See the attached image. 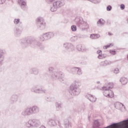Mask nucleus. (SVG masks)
Returning a JSON list of instances; mask_svg holds the SVG:
<instances>
[{"label":"nucleus","instance_id":"1","mask_svg":"<svg viewBox=\"0 0 128 128\" xmlns=\"http://www.w3.org/2000/svg\"><path fill=\"white\" fill-rule=\"evenodd\" d=\"M20 44L22 48H28L32 46V48H40L41 50L44 49V46L36 38L32 36H27L20 40Z\"/></svg>","mask_w":128,"mask_h":128},{"label":"nucleus","instance_id":"2","mask_svg":"<svg viewBox=\"0 0 128 128\" xmlns=\"http://www.w3.org/2000/svg\"><path fill=\"white\" fill-rule=\"evenodd\" d=\"M48 72H50L49 76L51 78L54 80H58L60 82H64V72L60 70H56L54 67H50L48 68Z\"/></svg>","mask_w":128,"mask_h":128},{"label":"nucleus","instance_id":"3","mask_svg":"<svg viewBox=\"0 0 128 128\" xmlns=\"http://www.w3.org/2000/svg\"><path fill=\"white\" fill-rule=\"evenodd\" d=\"M80 81L75 80L73 81L69 87V94L71 96H76L80 94Z\"/></svg>","mask_w":128,"mask_h":128},{"label":"nucleus","instance_id":"4","mask_svg":"<svg viewBox=\"0 0 128 128\" xmlns=\"http://www.w3.org/2000/svg\"><path fill=\"white\" fill-rule=\"evenodd\" d=\"M38 112H40V108L36 106H33L26 108L22 112L21 114L22 116H32V114H36Z\"/></svg>","mask_w":128,"mask_h":128},{"label":"nucleus","instance_id":"5","mask_svg":"<svg viewBox=\"0 0 128 128\" xmlns=\"http://www.w3.org/2000/svg\"><path fill=\"white\" fill-rule=\"evenodd\" d=\"M108 85V86H104L102 87V90H104L103 92L104 96L106 98H114V92L112 90H110L114 88V83L110 82Z\"/></svg>","mask_w":128,"mask_h":128},{"label":"nucleus","instance_id":"6","mask_svg":"<svg viewBox=\"0 0 128 128\" xmlns=\"http://www.w3.org/2000/svg\"><path fill=\"white\" fill-rule=\"evenodd\" d=\"M66 2L64 0H56L52 3V6H50V10L51 12H56L58 8L64 6Z\"/></svg>","mask_w":128,"mask_h":128},{"label":"nucleus","instance_id":"7","mask_svg":"<svg viewBox=\"0 0 128 128\" xmlns=\"http://www.w3.org/2000/svg\"><path fill=\"white\" fill-rule=\"evenodd\" d=\"M54 36V33L50 32L43 34L42 35L39 36L38 38L40 42H46V40H50Z\"/></svg>","mask_w":128,"mask_h":128},{"label":"nucleus","instance_id":"8","mask_svg":"<svg viewBox=\"0 0 128 128\" xmlns=\"http://www.w3.org/2000/svg\"><path fill=\"white\" fill-rule=\"evenodd\" d=\"M75 22L80 28H88V22L84 20L81 17H76L75 18Z\"/></svg>","mask_w":128,"mask_h":128},{"label":"nucleus","instance_id":"9","mask_svg":"<svg viewBox=\"0 0 128 128\" xmlns=\"http://www.w3.org/2000/svg\"><path fill=\"white\" fill-rule=\"evenodd\" d=\"M36 24L37 26V28L42 30H46V22L44 21V18L42 16L38 17L36 20Z\"/></svg>","mask_w":128,"mask_h":128},{"label":"nucleus","instance_id":"10","mask_svg":"<svg viewBox=\"0 0 128 128\" xmlns=\"http://www.w3.org/2000/svg\"><path fill=\"white\" fill-rule=\"evenodd\" d=\"M30 90L32 92H34V94H46V90L42 88L40 84L34 85Z\"/></svg>","mask_w":128,"mask_h":128},{"label":"nucleus","instance_id":"11","mask_svg":"<svg viewBox=\"0 0 128 128\" xmlns=\"http://www.w3.org/2000/svg\"><path fill=\"white\" fill-rule=\"evenodd\" d=\"M70 66H68L66 68V70L70 74H78V76H81V74H82V69H80L78 67H74L70 69Z\"/></svg>","mask_w":128,"mask_h":128},{"label":"nucleus","instance_id":"12","mask_svg":"<svg viewBox=\"0 0 128 128\" xmlns=\"http://www.w3.org/2000/svg\"><path fill=\"white\" fill-rule=\"evenodd\" d=\"M63 48L67 52H70L74 50V46L72 43L66 42L63 44Z\"/></svg>","mask_w":128,"mask_h":128},{"label":"nucleus","instance_id":"13","mask_svg":"<svg viewBox=\"0 0 128 128\" xmlns=\"http://www.w3.org/2000/svg\"><path fill=\"white\" fill-rule=\"evenodd\" d=\"M22 30H24V29L22 28V26H16L15 28H14V36H16V38L20 36V35L22 32Z\"/></svg>","mask_w":128,"mask_h":128},{"label":"nucleus","instance_id":"14","mask_svg":"<svg viewBox=\"0 0 128 128\" xmlns=\"http://www.w3.org/2000/svg\"><path fill=\"white\" fill-rule=\"evenodd\" d=\"M18 2L20 8L24 12H26L28 10V5L26 4V2L25 0H18Z\"/></svg>","mask_w":128,"mask_h":128},{"label":"nucleus","instance_id":"15","mask_svg":"<svg viewBox=\"0 0 128 128\" xmlns=\"http://www.w3.org/2000/svg\"><path fill=\"white\" fill-rule=\"evenodd\" d=\"M4 54H6L4 50L0 49V72H2L3 70L2 66L4 64Z\"/></svg>","mask_w":128,"mask_h":128},{"label":"nucleus","instance_id":"16","mask_svg":"<svg viewBox=\"0 0 128 128\" xmlns=\"http://www.w3.org/2000/svg\"><path fill=\"white\" fill-rule=\"evenodd\" d=\"M18 95L16 94H14L10 98L9 102L12 104H16V102H18Z\"/></svg>","mask_w":128,"mask_h":128},{"label":"nucleus","instance_id":"17","mask_svg":"<svg viewBox=\"0 0 128 128\" xmlns=\"http://www.w3.org/2000/svg\"><path fill=\"white\" fill-rule=\"evenodd\" d=\"M29 72L30 74H34V76H38L40 71L38 70V69L36 68H32L30 69Z\"/></svg>","mask_w":128,"mask_h":128},{"label":"nucleus","instance_id":"18","mask_svg":"<svg viewBox=\"0 0 128 128\" xmlns=\"http://www.w3.org/2000/svg\"><path fill=\"white\" fill-rule=\"evenodd\" d=\"M96 54H98V60H102L106 58V54H102V50H98Z\"/></svg>","mask_w":128,"mask_h":128},{"label":"nucleus","instance_id":"19","mask_svg":"<svg viewBox=\"0 0 128 128\" xmlns=\"http://www.w3.org/2000/svg\"><path fill=\"white\" fill-rule=\"evenodd\" d=\"M86 98H88L92 102H96V98L90 94H86L85 96Z\"/></svg>","mask_w":128,"mask_h":128},{"label":"nucleus","instance_id":"20","mask_svg":"<svg viewBox=\"0 0 128 128\" xmlns=\"http://www.w3.org/2000/svg\"><path fill=\"white\" fill-rule=\"evenodd\" d=\"M112 62L108 60H105L104 61L100 62V66H110Z\"/></svg>","mask_w":128,"mask_h":128},{"label":"nucleus","instance_id":"21","mask_svg":"<svg viewBox=\"0 0 128 128\" xmlns=\"http://www.w3.org/2000/svg\"><path fill=\"white\" fill-rule=\"evenodd\" d=\"M32 121V124L34 128H36L38 126L40 125V120L37 119L30 120Z\"/></svg>","mask_w":128,"mask_h":128},{"label":"nucleus","instance_id":"22","mask_svg":"<svg viewBox=\"0 0 128 128\" xmlns=\"http://www.w3.org/2000/svg\"><path fill=\"white\" fill-rule=\"evenodd\" d=\"M106 24V20H104L103 18H100L97 22L96 24L98 26H104Z\"/></svg>","mask_w":128,"mask_h":128},{"label":"nucleus","instance_id":"23","mask_svg":"<svg viewBox=\"0 0 128 128\" xmlns=\"http://www.w3.org/2000/svg\"><path fill=\"white\" fill-rule=\"evenodd\" d=\"M120 82L123 86H126L128 84V80L126 78L122 77L120 78Z\"/></svg>","mask_w":128,"mask_h":128},{"label":"nucleus","instance_id":"24","mask_svg":"<svg viewBox=\"0 0 128 128\" xmlns=\"http://www.w3.org/2000/svg\"><path fill=\"white\" fill-rule=\"evenodd\" d=\"M14 24L15 26H20V24H22V22H20V18H14Z\"/></svg>","mask_w":128,"mask_h":128},{"label":"nucleus","instance_id":"25","mask_svg":"<svg viewBox=\"0 0 128 128\" xmlns=\"http://www.w3.org/2000/svg\"><path fill=\"white\" fill-rule=\"evenodd\" d=\"M100 34H93L90 35V38L92 40H96V38H100Z\"/></svg>","mask_w":128,"mask_h":128},{"label":"nucleus","instance_id":"26","mask_svg":"<svg viewBox=\"0 0 128 128\" xmlns=\"http://www.w3.org/2000/svg\"><path fill=\"white\" fill-rule=\"evenodd\" d=\"M48 124L50 126H56V122L53 119H49L48 122Z\"/></svg>","mask_w":128,"mask_h":128},{"label":"nucleus","instance_id":"27","mask_svg":"<svg viewBox=\"0 0 128 128\" xmlns=\"http://www.w3.org/2000/svg\"><path fill=\"white\" fill-rule=\"evenodd\" d=\"M62 103H60L59 102H56V110H62Z\"/></svg>","mask_w":128,"mask_h":128},{"label":"nucleus","instance_id":"28","mask_svg":"<svg viewBox=\"0 0 128 128\" xmlns=\"http://www.w3.org/2000/svg\"><path fill=\"white\" fill-rule=\"evenodd\" d=\"M64 126L65 128H68L70 126V121L66 120L64 122Z\"/></svg>","mask_w":128,"mask_h":128},{"label":"nucleus","instance_id":"29","mask_svg":"<svg viewBox=\"0 0 128 128\" xmlns=\"http://www.w3.org/2000/svg\"><path fill=\"white\" fill-rule=\"evenodd\" d=\"M26 126L27 128H32L33 126L32 123V122L31 120H29L26 123Z\"/></svg>","mask_w":128,"mask_h":128},{"label":"nucleus","instance_id":"30","mask_svg":"<svg viewBox=\"0 0 128 128\" xmlns=\"http://www.w3.org/2000/svg\"><path fill=\"white\" fill-rule=\"evenodd\" d=\"M90 2L94 4H98L100 3V0H87Z\"/></svg>","mask_w":128,"mask_h":128},{"label":"nucleus","instance_id":"31","mask_svg":"<svg viewBox=\"0 0 128 128\" xmlns=\"http://www.w3.org/2000/svg\"><path fill=\"white\" fill-rule=\"evenodd\" d=\"M55 98L54 97H47L46 98V102H54V100Z\"/></svg>","mask_w":128,"mask_h":128},{"label":"nucleus","instance_id":"32","mask_svg":"<svg viewBox=\"0 0 128 128\" xmlns=\"http://www.w3.org/2000/svg\"><path fill=\"white\" fill-rule=\"evenodd\" d=\"M114 46V44L112 43L109 44L107 45H106L104 46V50H108V48H110V46Z\"/></svg>","mask_w":128,"mask_h":128},{"label":"nucleus","instance_id":"33","mask_svg":"<svg viewBox=\"0 0 128 128\" xmlns=\"http://www.w3.org/2000/svg\"><path fill=\"white\" fill-rule=\"evenodd\" d=\"M77 38H85L86 36V34H78L76 35Z\"/></svg>","mask_w":128,"mask_h":128},{"label":"nucleus","instance_id":"34","mask_svg":"<svg viewBox=\"0 0 128 128\" xmlns=\"http://www.w3.org/2000/svg\"><path fill=\"white\" fill-rule=\"evenodd\" d=\"M82 44H78L76 46V50H78V52H81L82 49L80 48H82Z\"/></svg>","mask_w":128,"mask_h":128},{"label":"nucleus","instance_id":"35","mask_svg":"<svg viewBox=\"0 0 128 128\" xmlns=\"http://www.w3.org/2000/svg\"><path fill=\"white\" fill-rule=\"evenodd\" d=\"M70 40L71 42H76V40H78V36H74L70 38Z\"/></svg>","mask_w":128,"mask_h":128},{"label":"nucleus","instance_id":"36","mask_svg":"<svg viewBox=\"0 0 128 128\" xmlns=\"http://www.w3.org/2000/svg\"><path fill=\"white\" fill-rule=\"evenodd\" d=\"M82 49H81L82 52H84L88 50V49L86 48V46L82 44Z\"/></svg>","mask_w":128,"mask_h":128},{"label":"nucleus","instance_id":"37","mask_svg":"<svg viewBox=\"0 0 128 128\" xmlns=\"http://www.w3.org/2000/svg\"><path fill=\"white\" fill-rule=\"evenodd\" d=\"M76 25H72L71 26V30L72 32H76Z\"/></svg>","mask_w":128,"mask_h":128},{"label":"nucleus","instance_id":"38","mask_svg":"<svg viewBox=\"0 0 128 128\" xmlns=\"http://www.w3.org/2000/svg\"><path fill=\"white\" fill-rule=\"evenodd\" d=\"M112 10V6L110 5H108L106 6V10L107 12H110Z\"/></svg>","mask_w":128,"mask_h":128},{"label":"nucleus","instance_id":"39","mask_svg":"<svg viewBox=\"0 0 128 128\" xmlns=\"http://www.w3.org/2000/svg\"><path fill=\"white\" fill-rule=\"evenodd\" d=\"M109 52L111 54H113V56H114L116 54V50H110Z\"/></svg>","mask_w":128,"mask_h":128},{"label":"nucleus","instance_id":"40","mask_svg":"<svg viewBox=\"0 0 128 128\" xmlns=\"http://www.w3.org/2000/svg\"><path fill=\"white\" fill-rule=\"evenodd\" d=\"M120 10H124V8H126V6H124V4H121L120 5Z\"/></svg>","mask_w":128,"mask_h":128},{"label":"nucleus","instance_id":"41","mask_svg":"<svg viewBox=\"0 0 128 128\" xmlns=\"http://www.w3.org/2000/svg\"><path fill=\"white\" fill-rule=\"evenodd\" d=\"M114 74H118V72H120V70L118 69V68H116L114 70Z\"/></svg>","mask_w":128,"mask_h":128},{"label":"nucleus","instance_id":"42","mask_svg":"<svg viewBox=\"0 0 128 128\" xmlns=\"http://www.w3.org/2000/svg\"><path fill=\"white\" fill-rule=\"evenodd\" d=\"M47 4H52L54 0H45Z\"/></svg>","mask_w":128,"mask_h":128},{"label":"nucleus","instance_id":"43","mask_svg":"<svg viewBox=\"0 0 128 128\" xmlns=\"http://www.w3.org/2000/svg\"><path fill=\"white\" fill-rule=\"evenodd\" d=\"M79 110L78 111V112H84V108L82 107H80L78 108Z\"/></svg>","mask_w":128,"mask_h":128},{"label":"nucleus","instance_id":"44","mask_svg":"<svg viewBox=\"0 0 128 128\" xmlns=\"http://www.w3.org/2000/svg\"><path fill=\"white\" fill-rule=\"evenodd\" d=\"M6 2V0H0V4H3Z\"/></svg>","mask_w":128,"mask_h":128},{"label":"nucleus","instance_id":"45","mask_svg":"<svg viewBox=\"0 0 128 128\" xmlns=\"http://www.w3.org/2000/svg\"><path fill=\"white\" fill-rule=\"evenodd\" d=\"M80 64H86V62L85 61H82L80 62Z\"/></svg>","mask_w":128,"mask_h":128},{"label":"nucleus","instance_id":"46","mask_svg":"<svg viewBox=\"0 0 128 128\" xmlns=\"http://www.w3.org/2000/svg\"><path fill=\"white\" fill-rule=\"evenodd\" d=\"M98 90H102V87H100V86H97Z\"/></svg>","mask_w":128,"mask_h":128},{"label":"nucleus","instance_id":"47","mask_svg":"<svg viewBox=\"0 0 128 128\" xmlns=\"http://www.w3.org/2000/svg\"><path fill=\"white\" fill-rule=\"evenodd\" d=\"M108 36H113V34H112V33H110V32H108Z\"/></svg>","mask_w":128,"mask_h":128},{"label":"nucleus","instance_id":"48","mask_svg":"<svg viewBox=\"0 0 128 128\" xmlns=\"http://www.w3.org/2000/svg\"><path fill=\"white\" fill-rule=\"evenodd\" d=\"M107 22H108V24H110V20H108Z\"/></svg>","mask_w":128,"mask_h":128},{"label":"nucleus","instance_id":"49","mask_svg":"<svg viewBox=\"0 0 128 128\" xmlns=\"http://www.w3.org/2000/svg\"><path fill=\"white\" fill-rule=\"evenodd\" d=\"M96 84H100V82H99V81H98V82H96Z\"/></svg>","mask_w":128,"mask_h":128},{"label":"nucleus","instance_id":"50","mask_svg":"<svg viewBox=\"0 0 128 128\" xmlns=\"http://www.w3.org/2000/svg\"><path fill=\"white\" fill-rule=\"evenodd\" d=\"M122 104V106H124V110H126V106H124V104Z\"/></svg>","mask_w":128,"mask_h":128},{"label":"nucleus","instance_id":"51","mask_svg":"<svg viewBox=\"0 0 128 128\" xmlns=\"http://www.w3.org/2000/svg\"><path fill=\"white\" fill-rule=\"evenodd\" d=\"M10 0V2H14L12 1V0Z\"/></svg>","mask_w":128,"mask_h":128},{"label":"nucleus","instance_id":"52","mask_svg":"<svg viewBox=\"0 0 128 128\" xmlns=\"http://www.w3.org/2000/svg\"><path fill=\"white\" fill-rule=\"evenodd\" d=\"M74 112H78V110H74Z\"/></svg>","mask_w":128,"mask_h":128},{"label":"nucleus","instance_id":"53","mask_svg":"<svg viewBox=\"0 0 128 128\" xmlns=\"http://www.w3.org/2000/svg\"><path fill=\"white\" fill-rule=\"evenodd\" d=\"M115 108H116V106H115Z\"/></svg>","mask_w":128,"mask_h":128},{"label":"nucleus","instance_id":"54","mask_svg":"<svg viewBox=\"0 0 128 128\" xmlns=\"http://www.w3.org/2000/svg\"><path fill=\"white\" fill-rule=\"evenodd\" d=\"M81 50H82V48H80Z\"/></svg>","mask_w":128,"mask_h":128},{"label":"nucleus","instance_id":"55","mask_svg":"<svg viewBox=\"0 0 128 128\" xmlns=\"http://www.w3.org/2000/svg\"><path fill=\"white\" fill-rule=\"evenodd\" d=\"M58 124H60V122H58Z\"/></svg>","mask_w":128,"mask_h":128},{"label":"nucleus","instance_id":"56","mask_svg":"<svg viewBox=\"0 0 128 128\" xmlns=\"http://www.w3.org/2000/svg\"><path fill=\"white\" fill-rule=\"evenodd\" d=\"M125 34H128V32H126Z\"/></svg>","mask_w":128,"mask_h":128}]
</instances>
